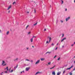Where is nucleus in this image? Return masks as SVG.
Wrapping results in <instances>:
<instances>
[{
	"label": "nucleus",
	"mask_w": 75,
	"mask_h": 75,
	"mask_svg": "<svg viewBox=\"0 0 75 75\" xmlns=\"http://www.w3.org/2000/svg\"><path fill=\"white\" fill-rule=\"evenodd\" d=\"M49 39L50 40H49V42H48V41H46V44H48V43H49V42H50L51 41V37H50Z\"/></svg>",
	"instance_id": "1"
},
{
	"label": "nucleus",
	"mask_w": 75,
	"mask_h": 75,
	"mask_svg": "<svg viewBox=\"0 0 75 75\" xmlns=\"http://www.w3.org/2000/svg\"><path fill=\"white\" fill-rule=\"evenodd\" d=\"M40 60L39 59L37 61V62L35 63V65H37V64H38L40 63Z\"/></svg>",
	"instance_id": "2"
},
{
	"label": "nucleus",
	"mask_w": 75,
	"mask_h": 75,
	"mask_svg": "<svg viewBox=\"0 0 75 75\" xmlns=\"http://www.w3.org/2000/svg\"><path fill=\"white\" fill-rule=\"evenodd\" d=\"M5 63V62L4 61H2V65H3V66H5V65H6V64H4Z\"/></svg>",
	"instance_id": "3"
},
{
	"label": "nucleus",
	"mask_w": 75,
	"mask_h": 75,
	"mask_svg": "<svg viewBox=\"0 0 75 75\" xmlns=\"http://www.w3.org/2000/svg\"><path fill=\"white\" fill-rule=\"evenodd\" d=\"M30 69V67H27L25 68V70L26 71H29V69Z\"/></svg>",
	"instance_id": "4"
},
{
	"label": "nucleus",
	"mask_w": 75,
	"mask_h": 75,
	"mask_svg": "<svg viewBox=\"0 0 75 75\" xmlns=\"http://www.w3.org/2000/svg\"><path fill=\"white\" fill-rule=\"evenodd\" d=\"M11 8V5H10L8 8L7 9V10H10V8Z\"/></svg>",
	"instance_id": "5"
},
{
	"label": "nucleus",
	"mask_w": 75,
	"mask_h": 75,
	"mask_svg": "<svg viewBox=\"0 0 75 75\" xmlns=\"http://www.w3.org/2000/svg\"><path fill=\"white\" fill-rule=\"evenodd\" d=\"M45 59V58H40V60L42 61H44Z\"/></svg>",
	"instance_id": "6"
},
{
	"label": "nucleus",
	"mask_w": 75,
	"mask_h": 75,
	"mask_svg": "<svg viewBox=\"0 0 75 75\" xmlns=\"http://www.w3.org/2000/svg\"><path fill=\"white\" fill-rule=\"evenodd\" d=\"M42 73V72H40L39 71L38 72L36 73L35 74V75H37V74H41Z\"/></svg>",
	"instance_id": "7"
},
{
	"label": "nucleus",
	"mask_w": 75,
	"mask_h": 75,
	"mask_svg": "<svg viewBox=\"0 0 75 75\" xmlns=\"http://www.w3.org/2000/svg\"><path fill=\"white\" fill-rule=\"evenodd\" d=\"M6 69L7 71H8V67H6V68H5L4 70H6Z\"/></svg>",
	"instance_id": "8"
},
{
	"label": "nucleus",
	"mask_w": 75,
	"mask_h": 75,
	"mask_svg": "<svg viewBox=\"0 0 75 75\" xmlns=\"http://www.w3.org/2000/svg\"><path fill=\"white\" fill-rule=\"evenodd\" d=\"M69 18H70V17H68V18H66V21H67L68 20Z\"/></svg>",
	"instance_id": "9"
},
{
	"label": "nucleus",
	"mask_w": 75,
	"mask_h": 75,
	"mask_svg": "<svg viewBox=\"0 0 75 75\" xmlns=\"http://www.w3.org/2000/svg\"><path fill=\"white\" fill-rule=\"evenodd\" d=\"M61 71L58 72L57 74V75H60V74H61Z\"/></svg>",
	"instance_id": "10"
},
{
	"label": "nucleus",
	"mask_w": 75,
	"mask_h": 75,
	"mask_svg": "<svg viewBox=\"0 0 75 75\" xmlns=\"http://www.w3.org/2000/svg\"><path fill=\"white\" fill-rule=\"evenodd\" d=\"M55 67V66H53L51 68H50V69H53V68H54Z\"/></svg>",
	"instance_id": "11"
},
{
	"label": "nucleus",
	"mask_w": 75,
	"mask_h": 75,
	"mask_svg": "<svg viewBox=\"0 0 75 75\" xmlns=\"http://www.w3.org/2000/svg\"><path fill=\"white\" fill-rule=\"evenodd\" d=\"M33 38H31L30 40L31 42H33Z\"/></svg>",
	"instance_id": "12"
},
{
	"label": "nucleus",
	"mask_w": 75,
	"mask_h": 75,
	"mask_svg": "<svg viewBox=\"0 0 75 75\" xmlns=\"http://www.w3.org/2000/svg\"><path fill=\"white\" fill-rule=\"evenodd\" d=\"M64 40H66V38H64L61 41V42H62L63 41H64Z\"/></svg>",
	"instance_id": "13"
},
{
	"label": "nucleus",
	"mask_w": 75,
	"mask_h": 75,
	"mask_svg": "<svg viewBox=\"0 0 75 75\" xmlns=\"http://www.w3.org/2000/svg\"><path fill=\"white\" fill-rule=\"evenodd\" d=\"M52 74L54 75H55V71H54L53 72H52Z\"/></svg>",
	"instance_id": "14"
},
{
	"label": "nucleus",
	"mask_w": 75,
	"mask_h": 75,
	"mask_svg": "<svg viewBox=\"0 0 75 75\" xmlns=\"http://www.w3.org/2000/svg\"><path fill=\"white\" fill-rule=\"evenodd\" d=\"M51 53V52H47L45 54H50Z\"/></svg>",
	"instance_id": "15"
},
{
	"label": "nucleus",
	"mask_w": 75,
	"mask_h": 75,
	"mask_svg": "<svg viewBox=\"0 0 75 75\" xmlns=\"http://www.w3.org/2000/svg\"><path fill=\"white\" fill-rule=\"evenodd\" d=\"M18 58H17L16 59H14V61H17V60H18Z\"/></svg>",
	"instance_id": "16"
},
{
	"label": "nucleus",
	"mask_w": 75,
	"mask_h": 75,
	"mask_svg": "<svg viewBox=\"0 0 75 75\" xmlns=\"http://www.w3.org/2000/svg\"><path fill=\"white\" fill-rule=\"evenodd\" d=\"M37 22L35 23L33 25H34V26H35L36 25H37Z\"/></svg>",
	"instance_id": "17"
},
{
	"label": "nucleus",
	"mask_w": 75,
	"mask_h": 75,
	"mask_svg": "<svg viewBox=\"0 0 75 75\" xmlns=\"http://www.w3.org/2000/svg\"><path fill=\"white\" fill-rule=\"evenodd\" d=\"M51 62H50L48 63V65H51Z\"/></svg>",
	"instance_id": "18"
},
{
	"label": "nucleus",
	"mask_w": 75,
	"mask_h": 75,
	"mask_svg": "<svg viewBox=\"0 0 75 75\" xmlns=\"http://www.w3.org/2000/svg\"><path fill=\"white\" fill-rule=\"evenodd\" d=\"M9 33V31H8L6 33V35H8V34Z\"/></svg>",
	"instance_id": "19"
},
{
	"label": "nucleus",
	"mask_w": 75,
	"mask_h": 75,
	"mask_svg": "<svg viewBox=\"0 0 75 75\" xmlns=\"http://www.w3.org/2000/svg\"><path fill=\"white\" fill-rule=\"evenodd\" d=\"M28 27H29V25H28L26 28V29H27V28Z\"/></svg>",
	"instance_id": "20"
},
{
	"label": "nucleus",
	"mask_w": 75,
	"mask_h": 75,
	"mask_svg": "<svg viewBox=\"0 0 75 75\" xmlns=\"http://www.w3.org/2000/svg\"><path fill=\"white\" fill-rule=\"evenodd\" d=\"M14 4H16V2L14 1L13 2V4L14 5Z\"/></svg>",
	"instance_id": "21"
},
{
	"label": "nucleus",
	"mask_w": 75,
	"mask_h": 75,
	"mask_svg": "<svg viewBox=\"0 0 75 75\" xmlns=\"http://www.w3.org/2000/svg\"><path fill=\"white\" fill-rule=\"evenodd\" d=\"M4 73H5V74H7V71H5Z\"/></svg>",
	"instance_id": "22"
},
{
	"label": "nucleus",
	"mask_w": 75,
	"mask_h": 75,
	"mask_svg": "<svg viewBox=\"0 0 75 75\" xmlns=\"http://www.w3.org/2000/svg\"><path fill=\"white\" fill-rule=\"evenodd\" d=\"M71 69V68L70 67L69 68H67V70H68L70 69Z\"/></svg>",
	"instance_id": "23"
},
{
	"label": "nucleus",
	"mask_w": 75,
	"mask_h": 75,
	"mask_svg": "<svg viewBox=\"0 0 75 75\" xmlns=\"http://www.w3.org/2000/svg\"><path fill=\"white\" fill-rule=\"evenodd\" d=\"M30 34H31V32H29L28 33V34L29 35Z\"/></svg>",
	"instance_id": "24"
},
{
	"label": "nucleus",
	"mask_w": 75,
	"mask_h": 75,
	"mask_svg": "<svg viewBox=\"0 0 75 75\" xmlns=\"http://www.w3.org/2000/svg\"><path fill=\"white\" fill-rule=\"evenodd\" d=\"M18 67V64H17L16 66V67H15V69H16V68H17Z\"/></svg>",
	"instance_id": "25"
},
{
	"label": "nucleus",
	"mask_w": 75,
	"mask_h": 75,
	"mask_svg": "<svg viewBox=\"0 0 75 75\" xmlns=\"http://www.w3.org/2000/svg\"><path fill=\"white\" fill-rule=\"evenodd\" d=\"M13 72V70H11V71H10V72L11 73V72Z\"/></svg>",
	"instance_id": "26"
},
{
	"label": "nucleus",
	"mask_w": 75,
	"mask_h": 75,
	"mask_svg": "<svg viewBox=\"0 0 75 75\" xmlns=\"http://www.w3.org/2000/svg\"><path fill=\"white\" fill-rule=\"evenodd\" d=\"M35 14L36 13V11H35V10L34 9V12Z\"/></svg>",
	"instance_id": "27"
},
{
	"label": "nucleus",
	"mask_w": 75,
	"mask_h": 75,
	"mask_svg": "<svg viewBox=\"0 0 75 75\" xmlns=\"http://www.w3.org/2000/svg\"><path fill=\"white\" fill-rule=\"evenodd\" d=\"M51 45H52V46H54V44L53 43H52L51 44Z\"/></svg>",
	"instance_id": "28"
},
{
	"label": "nucleus",
	"mask_w": 75,
	"mask_h": 75,
	"mask_svg": "<svg viewBox=\"0 0 75 75\" xmlns=\"http://www.w3.org/2000/svg\"><path fill=\"white\" fill-rule=\"evenodd\" d=\"M26 61H30V60L28 59H26Z\"/></svg>",
	"instance_id": "29"
},
{
	"label": "nucleus",
	"mask_w": 75,
	"mask_h": 75,
	"mask_svg": "<svg viewBox=\"0 0 75 75\" xmlns=\"http://www.w3.org/2000/svg\"><path fill=\"white\" fill-rule=\"evenodd\" d=\"M63 3H64V1H62V4H63Z\"/></svg>",
	"instance_id": "30"
},
{
	"label": "nucleus",
	"mask_w": 75,
	"mask_h": 75,
	"mask_svg": "<svg viewBox=\"0 0 75 75\" xmlns=\"http://www.w3.org/2000/svg\"><path fill=\"white\" fill-rule=\"evenodd\" d=\"M65 71H64L63 72V74H65Z\"/></svg>",
	"instance_id": "31"
},
{
	"label": "nucleus",
	"mask_w": 75,
	"mask_h": 75,
	"mask_svg": "<svg viewBox=\"0 0 75 75\" xmlns=\"http://www.w3.org/2000/svg\"><path fill=\"white\" fill-rule=\"evenodd\" d=\"M60 59V57L57 60L58 61H59V60Z\"/></svg>",
	"instance_id": "32"
},
{
	"label": "nucleus",
	"mask_w": 75,
	"mask_h": 75,
	"mask_svg": "<svg viewBox=\"0 0 75 75\" xmlns=\"http://www.w3.org/2000/svg\"><path fill=\"white\" fill-rule=\"evenodd\" d=\"M69 74L70 75H72V74L71 73H70Z\"/></svg>",
	"instance_id": "33"
},
{
	"label": "nucleus",
	"mask_w": 75,
	"mask_h": 75,
	"mask_svg": "<svg viewBox=\"0 0 75 75\" xmlns=\"http://www.w3.org/2000/svg\"><path fill=\"white\" fill-rule=\"evenodd\" d=\"M34 37L35 38H36V36H33V38H34Z\"/></svg>",
	"instance_id": "34"
},
{
	"label": "nucleus",
	"mask_w": 75,
	"mask_h": 75,
	"mask_svg": "<svg viewBox=\"0 0 75 75\" xmlns=\"http://www.w3.org/2000/svg\"><path fill=\"white\" fill-rule=\"evenodd\" d=\"M72 67H73V66H71V67H70V68L71 69L72 68Z\"/></svg>",
	"instance_id": "35"
},
{
	"label": "nucleus",
	"mask_w": 75,
	"mask_h": 75,
	"mask_svg": "<svg viewBox=\"0 0 75 75\" xmlns=\"http://www.w3.org/2000/svg\"><path fill=\"white\" fill-rule=\"evenodd\" d=\"M57 56L55 55L54 57V58H56V57Z\"/></svg>",
	"instance_id": "36"
},
{
	"label": "nucleus",
	"mask_w": 75,
	"mask_h": 75,
	"mask_svg": "<svg viewBox=\"0 0 75 75\" xmlns=\"http://www.w3.org/2000/svg\"><path fill=\"white\" fill-rule=\"evenodd\" d=\"M46 29H44V31H46Z\"/></svg>",
	"instance_id": "37"
},
{
	"label": "nucleus",
	"mask_w": 75,
	"mask_h": 75,
	"mask_svg": "<svg viewBox=\"0 0 75 75\" xmlns=\"http://www.w3.org/2000/svg\"><path fill=\"white\" fill-rule=\"evenodd\" d=\"M60 21H61V23H63V21H61V20Z\"/></svg>",
	"instance_id": "38"
},
{
	"label": "nucleus",
	"mask_w": 75,
	"mask_h": 75,
	"mask_svg": "<svg viewBox=\"0 0 75 75\" xmlns=\"http://www.w3.org/2000/svg\"><path fill=\"white\" fill-rule=\"evenodd\" d=\"M26 49H27V50H28V49H29V48H28V47H27V48H26Z\"/></svg>",
	"instance_id": "39"
},
{
	"label": "nucleus",
	"mask_w": 75,
	"mask_h": 75,
	"mask_svg": "<svg viewBox=\"0 0 75 75\" xmlns=\"http://www.w3.org/2000/svg\"><path fill=\"white\" fill-rule=\"evenodd\" d=\"M73 71H75V67L73 69Z\"/></svg>",
	"instance_id": "40"
},
{
	"label": "nucleus",
	"mask_w": 75,
	"mask_h": 75,
	"mask_svg": "<svg viewBox=\"0 0 75 75\" xmlns=\"http://www.w3.org/2000/svg\"><path fill=\"white\" fill-rule=\"evenodd\" d=\"M10 69H11V68H10V69L9 70V72H10Z\"/></svg>",
	"instance_id": "41"
},
{
	"label": "nucleus",
	"mask_w": 75,
	"mask_h": 75,
	"mask_svg": "<svg viewBox=\"0 0 75 75\" xmlns=\"http://www.w3.org/2000/svg\"><path fill=\"white\" fill-rule=\"evenodd\" d=\"M10 12V11H9L8 12V13H9Z\"/></svg>",
	"instance_id": "42"
},
{
	"label": "nucleus",
	"mask_w": 75,
	"mask_h": 75,
	"mask_svg": "<svg viewBox=\"0 0 75 75\" xmlns=\"http://www.w3.org/2000/svg\"><path fill=\"white\" fill-rule=\"evenodd\" d=\"M57 48H58V47H56V50H57Z\"/></svg>",
	"instance_id": "43"
},
{
	"label": "nucleus",
	"mask_w": 75,
	"mask_h": 75,
	"mask_svg": "<svg viewBox=\"0 0 75 75\" xmlns=\"http://www.w3.org/2000/svg\"><path fill=\"white\" fill-rule=\"evenodd\" d=\"M22 72H23V73H24V71H22Z\"/></svg>",
	"instance_id": "44"
},
{
	"label": "nucleus",
	"mask_w": 75,
	"mask_h": 75,
	"mask_svg": "<svg viewBox=\"0 0 75 75\" xmlns=\"http://www.w3.org/2000/svg\"><path fill=\"white\" fill-rule=\"evenodd\" d=\"M64 45L62 46V48H64Z\"/></svg>",
	"instance_id": "45"
},
{
	"label": "nucleus",
	"mask_w": 75,
	"mask_h": 75,
	"mask_svg": "<svg viewBox=\"0 0 75 75\" xmlns=\"http://www.w3.org/2000/svg\"><path fill=\"white\" fill-rule=\"evenodd\" d=\"M31 62H33V60H31Z\"/></svg>",
	"instance_id": "46"
},
{
	"label": "nucleus",
	"mask_w": 75,
	"mask_h": 75,
	"mask_svg": "<svg viewBox=\"0 0 75 75\" xmlns=\"http://www.w3.org/2000/svg\"><path fill=\"white\" fill-rule=\"evenodd\" d=\"M74 44H72V45H71V47H72V46H73Z\"/></svg>",
	"instance_id": "47"
},
{
	"label": "nucleus",
	"mask_w": 75,
	"mask_h": 75,
	"mask_svg": "<svg viewBox=\"0 0 75 75\" xmlns=\"http://www.w3.org/2000/svg\"><path fill=\"white\" fill-rule=\"evenodd\" d=\"M65 11H67V8L65 9Z\"/></svg>",
	"instance_id": "48"
},
{
	"label": "nucleus",
	"mask_w": 75,
	"mask_h": 75,
	"mask_svg": "<svg viewBox=\"0 0 75 75\" xmlns=\"http://www.w3.org/2000/svg\"><path fill=\"white\" fill-rule=\"evenodd\" d=\"M27 13H29V11H28L27 12Z\"/></svg>",
	"instance_id": "49"
},
{
	"label": "nucleus",
	"mask_w": 75,
	"mask_h": 75,
	"mask_svg": "<svg viewBox=\"0 0 75 75\" xmlns=\"http://www.w3.org/2000/svg\"><path fill=\"white\" fill-rule=\"evenodd\" d=\"M32 48H34V46H32Z\"/></svg>",
	"instance_id": "50"
},
{
	"label": "nucleus",
	"mask_w": 75,
	"mask_h": 75,
	"mask_svg": "<svg viewBox=\"0 0 75 75\" xmlns=\"http://www.w3.org/2000/svg\"><path fill=\"white\" fill-rule=\"evenodd\" d=\"M22 73H23V72L22 71H21V74H22Z\"/></svg>",
	"instance_id": "51"
},
{
	"label": "nucleus",
	"mask_w": 75,
	"mask_h": 75,
	"mask_svg": "<svg viewBox=\"0 0 75 75\" xmlns=\"http://www.w3.org/2000/svg\"><path fill=\"white\" fill-rule=\"evenodd\" d=\"M64 35V34H62V36L63 37Z\"/></svg>",
	"instance_id": "52"
},
{
	"label": "nucleus",
	"mask_w": 75,
	"mask_h": 75,
	"mask_svg": "<svg viewBox=\"0 0 75 75\" xmlns=\"http://www.w3.org/2000/svg\"><path fill=\"white\" fill-rule=\"evenodd\" d=\"M58 45V43H57V45Z\"/></svg>",
	"instance_id": "53"
},
{
	"label": "nucleus",
	"mask_w": 75,
	"mask_h": 75,
	"mask_svg": "<svg viewBox=\"0 0 75 75\" xmlns=\"http://www.w3.org/2000/svg\"><path fill=\"white\" fill-rule=\"evenodd\" d=\"M74 44H75V42L74 43Z\"/></svg>",
	"instance_id": "54"
},
{
	"label": "nucleus",
	"mask_w": 75,
	"mask_h": 75,
	"mask_svg": "<svg viewBox=\"0 0 75 75\" xmlns=\"http://www.w3.org/2000/svg\"><path fill=\"white\" fill-rule=\"evenodd\" d=\"M74 63H75V61L74 62Z\"/></svg>",
	"instance_id": "55"
},
{
	"label": "nucleus",
	"mask_w": 75,
	"mask_h": 75,
	"mask_svg": "<svg viewBox=\"0 0 75 75\" xmlns=\"http://www.w3.org/2000/svg\"><path fill=\"white\" fill-rule=\"evenodd\" d=\"M74 58H75V56L74 57Z\"/></svg>",
	"instance_id": "56"
},
{
	"label": "nucleus",
	"mask_w": 75,
	"mask_h": 75,
	"mask_svg": "<svg viewBox=\"0 0 75 75\" xmlns=\"http://www.w3.org/2000/svg\"><path fill=\"white\" fill-rule=\"evenodd\" d=\"M74 2L75 3V0H74Z\"/></svg>",
	"instance_id": "57"
},
{
	"label": "nucleus",
	"mask_w": 75,
	"mask_h": 75,
	"mask_svg": "<svg viewBox=\"0 0 75 75\" xmlns=\"http://www.w3.org/2000/svg\"><path fill=\"white\" fill-rule=\"evenodd\" d=\"M0 32H1V30H0Z\"/></svg>",
	"instance_id": "58"
},
{
	"label": "nucleus",
	"mask_w": 75,
	"mask_h": 75,
	"mask_svg": "<svg viewBox=\"0 0 75 75\" xmlns=\"http://www.w3.org/2000/svg\"><path fill=\"white\" fill-rule=\"evenodd\" d=\"M1 75H2V73H1Z\"/></svg>",
	"instance_id": "59"
},
{
	"label": "nucleus",
	"mask_w": 75,
	"mask_h": 75,
	"mask_svg": "<svg viewBox=\"0 0 75 75\" xmlns=\"http://www.w3.org/2000/svg\"><path fill=\"white\" fill-rule=\"evenodd\" d=\"M2 73H3V72H2Z\"/></svg>",
	"instance_id": "60"
},
{
	"label": "nucleus",
	"mask_w": 75,
	"mask_h": 75,
	"mask_svg": "<svg viewBox=\"0 0 75 75\" xmlns=\"http://www.w3.org/2000/svg\"><path fill=\"white\" fill-rule=\"evenodd\" d=\"M50 7H51V6H50Z\"/></svg>",
	"instance_id": "61"
}]
</instances>
